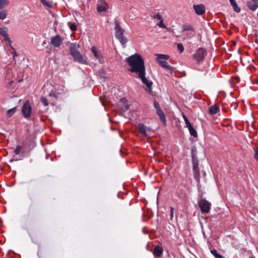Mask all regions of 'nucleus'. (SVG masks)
Here are the masks:
<instances>
[{
	"label": "nucleus",
	"mask_w": 258,
	"mask_h": 258,
	"mask_svg": "<svg viewBox=\"0 0 258 258\" xmlns=\"http://www.w3.org/2000/svg\"><path fill=\"white\" fill-rule=\"evenodd\" d=\"M126 61L130 66L128 70L135 73L137 75L145 71L144 61L138 53H135L126 58Z\"/></svg>",
	"instance_id": "1"
},
{
	"label": "nucleus",
	"mask_w": 258,
	"mask_h": 258,
	"mask_svg": "<svg viewBox=\"0 0 258 258\" xmlns=\"http://www.w3.org/2000/svg\"><path fill=\"white\" fill-rule=\"evenodd\" d=\"M79 45L76 43H72L70 46V51L71 55L73 56L74 60L80 63H87L86 58L84 57L80 53L78 49Z\"/></svg>",
	"instance_id": "2"
},
{
	"label": "nucleus",
	"mask_w": 258,
	"mask_h": 258,
	"mask_svg": "<svg viewBox=\"0 0 258 258\" xmlns=\"http://www.w3.org/2000/svg\"><path fill=\"white\" fill-rule=\"evenodd\" d=\"M115 25V36L119 40L121 44L124 45L127 42V39L123 36L124 30L120 26L118 21H116Z\"/></svg>",
	"instance_id": "3"
},
{
	"label": "nucleus",
	"mask_w": 258,
	"mask_h": 258,
	"mask_svg": "<svg viewBox=\"0 0 258 258\" xmlns=\"http://www.w3.org/2000/svg\"><path fill=\"white\" fill-rule=\"evenodd\" d=\"M207 51L203 48H199L193 54V58L199 64L202 63L207 56Z\"/></svg>",
	"instance_id": "4"
},
{
	"label": "nucleus",
	"mask_w": 258,
	"mask_h": 258,
	"mask_svg": "<svg viewBox=\"0 0 258 258\" xmlns=\"http://www.w3.org/2000/svg\"><path fill=\"white\" fill-rule=\"evenodd\" d=\"M146 71H144L141 74L138 75V78L141 80L142 82L146 86V91L149 93L152 92V86L153 82L148 80L146 77Z\"/></svg>",
	"instance_id": "5"
},
{
	"label": "nucleus",
	"mask_w": 258,
	"mask_h": 258,
	"mask_svg": "<svg viewBox=\"0 0 258 258\" xmlns=\"http://www.w3.org/2000/svg\"><path fill=\"white\" fill-rule=\"evenodd\" d=\"M198 205L202 213L208 214L210 212L211 204L205 199H202L198 202Z\"/></svg>",
	"instance_id": "6"
},
{
	"label": "nucleus",
	"mask_w": 258,
	"mask_h": 258,
	"mask_svg": "<svg viewBox=\"0 0 258 258\" xmlns=\"http://www.w3.org/2000/svg\"><path fill=\"white\" fill-rule=\"evenodd\" d=\"M0 34L4 37L5 41L8 43L11 48L14 49V47L12 45V41L7 33V28L0 25Z\"/></svg>",
	"instance_id": "7"
},
{
	"label": "nucleus",
	"mask_w": 258,
	"mask_h": 258,
	"mask_svg": "<svg viewBox=\"0 0 258 258\" xmlns=\"http://www.w3.org/2000/svg\"><path fill=\"white\" fill-rule=\"evenodd\" d=\"M32 108L30 105L29 101H27L24 104L22 107V112L24 116L27 118L31 115Z\"/></svg>",
	"instance_id": "8"
},
{
	"label": "nucleus",
	"mask_w": 258,
	"mask_h": 258,
	"mask_svg": "<svg viewBox=\"0 0 258 258\" xmlns=\"http://www.w3.org/2000/svg\"><path fill=\"white\" fill-rule=\"evenodd\" d=\"M109 8L108 4L105 0H98L97 4V10L98 12H106Z\"/></svg>",
	"instance_id": "9"
},
{
	"label": "nucleus",
	"mask_w": 258,
	"mask_h": 258,
	"mask_svg": "<svg viewBox=\"0 0 258 258\" xmlns=\"http://www.w3.org/2000/svg\"><path fill=\"white\" fill-rule=\"evenodd\" d=\"M91 51L93 52L94 56L97 59L100 63H103L104 62V58L100 50H99L95 46H92Z\"/></svg>",
	"instance_id": "10"
},
{
	"label": "nucleus",
	"mask_w": 258,
	"mask_h": 258,
	"mask_svg": "<svg viewBox=\"0 0 258 258\" xmlns=\"http://www.w3.org/2000/svg\"><path fill=\"white\" fill-rule=\"evenodd\" d=\"M63 87L62 86H58L57 88V90H52L50 93L49 94V96L51 97L53 96L55 99H57L58 96L61 94L63 92Z\"/></svg>",
	"instance_id": "11"
},
{
	"label": "nucleus",
	"mask_w": 258,
	"mask_h": 258,
	"mask_svg": "<svg viewBox=\"0 0 258 258\" xmlns=\"http://www.w3.org/2000/svg\"><path fill=\"white\" fill-rule=\"evenodd\" d=\"M62 42V40L59 35H56L51 39V44L55 47H59L61 45Z\"/></svg>",
	"instance_id": "12"
},
{
	"label": "nucleus",
	"mask_w": 258,
	"mask_h": 258,
	"mask_svg": "<svg viewBox=\"0 0 258 258\" xmlns=\"http://www.w3.org/2000/svg\"><path fill=\"white\" fill-rule=\"evenodd\" d=\"M196 13L198 15H201L205 13V8L204 5H195L193 6Z\"/></svg>",
	"instance_id": "13"
},
{
	"label": "nucleus",
	"mask_w": 258,
	"mask_h": 258,
	"mask_svg": "<svg viewBox=\"0 0 258 258\" xmlns=\"http://www.w3.org/2000/svg\"><path fill=\"white\" fill-rule=\"evenodd\" d=\"M159 64L162 68H164L166 69L167 70L169 71L170 73H172L173 72L174 68L170 66L167 61H159Z\"/></svg>",
	"instance_id": "14"
},
{
	"label": "nucleus",
	"mask_w": 258,
	"mask_h": 258,
	"mask_svg": "<svg viewBox=\"0 0 258 258\" xmlns=\"http://www.w3.org/2000/svg\"><path fill=\"white\" fill-rule=\"evenodd\" d=\"M148 130V128L144 125L143 124H139L138 125V130L139 134L142 135L143 136L146 137L147 133L146 132Z\"/></svg>",
	"instance_id": "15"
},
{
	"label": "nucleus",
	"mask_w": 258,
	"mask_h": 258,
	"mask_svg": "<svg viewBox=\"0 0 258 258\" xmlns=\"http://www.w3.org/2000/svg\"><path fill=\"white\" fill-rule=\"evenodd\" d=\"M163 253V248L159 246H156L154 250V255L155 256L160 257Z\"/></svg>",
	"instance_id": "16"
},
{
	"label": "nucleus",
	"mask_w": 258,
	"mask_h": 258,
	"mask_svg": "<svg viewBox=\"0 0 258 258\" xmlns=\"http://www.w3.org/2000/svg\"><path fill=\"white\" fill-rule=\"evenodd\" d=\"M193 171L194 172V177L196 179H198L199 177L200 172L198 168V165L197 163L195 161L193 162Z\"/></svg>",
	"instance_id": "17"
},
{
	"label": "nucleus",
	"mask_w": 258,
	"mask_h": 258,
	"mask_svg": "<svg viewBox=\"0 0 258 258\" xmlns=\"http://www.w3.org/2000/svg\"><path fill=\"white\" fill-rule=\"evenodd\" d=\"M156 113L160 117V119L162 122L164 124H166V117L164 112L162 111L161 109L156 110Z\"/></svg>",
	"instance_id": "18"
},
{
	"label": "nucleus",
	"mask_w": 258,
	"mask_h": 258,
	"mask_svg": "<svg viewBox=\"0 0 258 258\" xmlns=\"http://www.w3.org/2000/svg\"><path fill=\"white\" fill-rule=\"evenodd\" d=\"M156 61L159 63V61H163L162 59L167 60L169 58V56L166 54H156Z\"/></svg>",
	"instance_id": "19"
},
{
	"label": "nucleus",
	"mask_w": 258,
	"mask_h": 258,
	"mask_svg": "<svg viewBox=\"0 0 258 258\" xmlns=\"http://www.w3.org/2000/svg\"><path fill=\"white\" fill-rule=\"evenodd\" d=\"M219 110V107L216 105H212L209 108V112L212 115L217 114Z\"/></svg>",
	"instance_id": "20"
},
{
	"label": "nucleus",
	"mask_w": 258,
	"mask_h": 258,
	"mask_svg": "<svg viewBox=\"0 0 258 258\" xmlns=\"http://www.w3.org/2000/svg\"><path fill=\"white\" fill-rule=\"evenodd\" d=\"M42 5L48 8H53V2L48 0H40Z\"/></svg>",
	"instance_id": "21"
},
{
	"label": "nucleus",
	"mask_w": 258,
	"mask_h": 258,
	"mask_svg": "<svg viewBox=\"0 0 258 258\" xmlns=\"http://www.w3.org/2000/svg\"><path fill=\"white\" fill-rule=\"evenodd\" d=\"M247 6L250 10L254 11L258 7L257 2H248Z\"/></svg>",
	"instance_id": "22"
},
{
	"label": "nucleus",
	"mask_w": 258,
	"mask_h": 258,
	"mask_svg": "<svg viewBox=\"0 0 258 258\" xmlns=\"http://www.w3.org/2000/svg\"><path fill=\"white\" fill-rule=\"evenodd\" d=\"M16 111V107H14L13 108L8 110L6 112L7 117H11L13 115H14L15 114Z\"/></svg>",
	"instance_id": "23"
},
{
	"label": "nucleus",
	"mask_w": 258,
	"mask_h": 258,
	"mask_svg": "<svg viewBox=\"0 0 258 258\" xmlns=\"http://www.w3.org/2000/svg\"><path fill=\"white\" fill-rule=\"evenodd\" d=\"M189 132L190 134L194 137H197L198 136L197 132L196 130L191 125L187 127Z\"/></svg>",
	"instance_id": "24"
},
{
	"label": "nucleus",
	"mask_w": 258,
	"mask_h": 258,
	"mask_svg": "<svg viewBox=\"0 0 258 258\" xmlns=\"http://www.w3.org/2000/svg\"><path fill=\"white\" fill-rule=\"evenodd\" d=\"M210 251L211 253L214 255L215 258H225L222 255L219 254L217 252V250H216L215 249H211Z\"/></svg>",
	"instance_id": "25"
},
{
	"label": "nucleus",
	"mask_w": 258,
	"mask_h": 258,
	"mask_svg": "<svg viewBox=\"0 0 258 258\" xmlns=\"http://www.w3.org/2000/svg\"><path fill=\"white\" fill-rule=\"evenodd\" d=\"M68 25H69L70 28L72 31H76L77 30V25H76L75 23H71V22H69L68 23Z\"/></svg>",
	"instance_id": "26"
},
{
	"label": "nucleus",
	"mask_w": 258,
	"mask_h": 258,
	"mask_svg": "<svg viewBox=\"0 0 258 258\" xmlns=\"http://www.w3.org/2000/svg\"><path fill=\"white\" fill-rule=\"evenodd\" d=\"M190 30H193V28L191 25L187 24V25H184L183 26V31H190Z\"/></svg>",
	"instance_id": "27"
},
{
	"label": "nucleus",
	"mask_w": 258,
	"mask_h": 258,
	"mask_svg": "<svg viewBox=\"0 0 258 258\" xmlns=\"http://www.w3.org/2000/svg\"><path fill=\"white\" fill-rule=\"evenodd\" d=\"M8 4V0H0V8H3L6 7Z\"/></svg>",
	"instance_id": "28"
},
{
	"label": "nucleus",
	"mask_w": 258,
	"mask_h": 258,
	"mask_svg": "<svg viewBox=\"0 0 258 258\" xmlns=\"http://www.w3.org/2000/svg\"><path fill=\"white\" fill-rule=\"evenodd\" d=\"M183 119L185 121L186 127H188L189 126L191 125V124L190 123V122L188 121L187 118L186 117V116L184 114L182 115Z\"/></svg>",
	"instance_id": "29"
},
{
	"label": "nucleus",
	"mask_w": 258,
	"mask_h": 258,
	"mask_svg": "<svg viewBox=\"0 0 258 258\" xmlns=\"http://www.w3.org/2000/svg\"><path fill=\"white\" fill-rule=\"evenodd\" d=\"M40 101L43 103L44 106H48V101L45 97H41L40 98Z\"/></svg>",
	"instance_id": "30"
},
{
	"label": "nucleus",
	"mask_w": 258,
	"mask_h": 258,
	"mask_svg": "<svg viewBox=\"0 0 258 258\" xmlns=\"http://www.w3.org/2000/svg\"><path fill=\"white\" fill-rule=\"evenodd\" d=\"M157 25L162 28H166L167 27L163 23V20H160L159 22L157 23Z\"/></svg>",
	"instance_id": "31"
},
{
	"label": "nucleus",
	"mask_w": 258,
	"mask_h": 258,
	"mask_svg": "<svg viewBox=\"0 0 258 258\" xmlns=\"http://www.w3.org/2000/svg\"><path fill=\"white\" fill-rule=\"evenodd\" d=\"M177 49L180 53H182L184 50V47L181 43L177 44Z\"/></svg>",
	"instance_id": "32"
},
{
	"label": "nucleus",
	"mask_w": 258,
	"mask_h": 258,
	"mask_svg": "<svg viewBox=\"0 0 258 258\" xmlns=\"http://www.w3.org/2000/svg\"><path fill=\"white\" fill-rule=\"evenodd\" d=\"M234 11L236 12V13H239L241 11V9L240 8L238 7V6L237 5V4H235L234 5H233V6H232Z\"/></svg>",
	"instance_id": "33"
},
{
	"label": "nucleus",
	"mask_w": 258,
	"mask_h": 258,
	"mask_svg": "<svg viewBox=\"0 0 258 258\" xmlns=\"http://www.w3.org/2000/svg\"><path fill=\"white\" fill-rule=\"evenodd\" d=\"M22 149V147L20 146H17L15 150V154L16 155H18L20 154L21 150Z\"/></svg>",
	"instance_id": "34"
},
{
	"label": "nucleus",
	"mask_w": 258,
	"mask_h": 258,
	"mask_svg": "<svg viewBox=\"0 0 258 258\" xmlns=\"http://www.w3.org/2000/svg\"><path fill=\"white\" fill-rule=\"evenodd\" d=\"M6 13L5 11L0 12V19L4 20L6 18Z\"/></svg>",
	"instance_id": "35"
},
{
	"label": "nucleus",
	"mask_w": 258,
	"mask_h": 258,
	"mask_svg": "<svg viewBox=\"0 0 258 258\" xmlns=\"http://www.w3.org/2000/svg\"><path fill=\"white\" fill-rule=\"evenodd\" d=\"M170 218L171 220H172L173 218L174 215V208L172 207H170Z\"/></svg>",
	"instance_id": "36"
},
{
	"label": "nucleus",
	"mask_w": 258,
	"mask_h": 258,
	"mask_svg": "<svg viewBox=\"0 0 258 258\" xmlns=\"http://www.w3.org/2000/svg\"><path fill=\"white\" fill-rule=\"evenodd\" d=\"M154 18L159 21H160V20H163L161 15L159 13L154 15Z\"/></svg>",
	"instance_id": "37"
},
{
	"label": "nucleus",
	"mask_w": 258,
	"mask_h": 258,
	"mask_svg": "<svg viewBox=\"0 0 258 258\" xmlns=\"http://www.w3.org/2000/svg\"><path fill=\"white\" fill-rule=\"evenodd\" d=\"M154 108L156 109V110L161 109L160 107V105H159V104L158 103V102H157L156 101L154 103Z\"/></svg>",
	"instance_id": "38"
},
{
	"label": "nucleus",
	"mask_w": 258,
	"mask_h": 258,
	"mask_svg": "<svg viewBox=\"0 0 258 258\" xmlns=\"http://www.w3.org/2000/svg\"><path fill=\"white\" fill-rule=\"evenodd\" d=\"M254 157L255 158V159L258 161V150H255V153H254Z\"/></svg>",
	"instance_id": "39"
},
{
	"label": "nucleus",
	"mask_w": 258,
	"mask_h": 258,
	"mask_svg": "<svg viewBox=\"0 0 258 258\" xmlns=\"http://www.w3.org/2000/svg\"><path fill=\"white\" fill-rule=\"evenodd\" d=\"M229 2L230 3V4H231V6H233L235 4H236V3L235 0H229Z\"/></svg>",
	"instance_id": "40"
},
{
	"label": "nucleus",
	"mask_w": 258,
	"mask_h": 258,
	"mask_svg": "<svg viewBox=\"0 0 258 258\" xmlns=\"http://www.w3.org/2000/svg\"><path fill=\"white\" fill-rule=\"evenodd\" d=\"M11 49L13 50V51L12 52V53L13 54H14V57L16 56H17V54H16V52H15V49L14 48V49H12L11 48Z\"/></svg>",
	"instance_id": "41"
},
{
	"label": "nucleus",
	"mask_w": 258,
	"mask_h": 258,
	"mask_svg": "<svg viewBox=\"0 0 258 258\" xmlns=\"http://www.w3.org/2000/svg\"><path fill=\"white\" fill-rule=\"evenodd\" d=\"M256 83L258 84V79L257 80Z\"/></svg>",
	"instance_id": "42"
}]
</instances>
